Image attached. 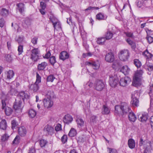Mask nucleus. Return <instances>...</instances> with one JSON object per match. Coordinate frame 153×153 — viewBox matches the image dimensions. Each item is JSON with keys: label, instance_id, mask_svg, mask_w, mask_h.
I'll list each match as a JSON object with an SVG mask.
<instances>
[{"label": "nucleus", "instance_id": "1", "mask_svg": "<svg viewBox=\"0 0 153 153\" xmlns=\"http://www.w3.org/2000/svg\"><path fill=\"white\" fill-rule=\"evenodd\" d=\"M114 109L115 114L119 116H123L131 111L128 104L126 102L116 105Z\"/></svg>", "mask_w": 153, "mask_h": 153}, {"label": "nucleus", "instance_id": "2", "mask_svg": "<svg viewBox=\"0 0 153 153\" xmlns=\"http://www.w3.org/2000/svg\"><path fill=\"white\" fill-rule=\"evenodd\" d=\"M139 146L140 147L143 146V148L145 149L144 153H147L151 149V142L143 140L142 138L140 139Z\"/></svg>", "mask_w": 153, "mask_h": 153}, {"label": "nucleus", "instance_id": "3", "mask_svg": "<svg viewBox=\"0 0 153 153\" xmlns=\"http://www.w3.org/2000/svg\"><path fill=\"white\" fill-rule=\"evenodd\" d=\"M129 56V51L127 49L121 50L119 54L120 59L123 61L127 60L128 59Z\"/></svg>", "mask_w": 153, "mask_h": 153}, {"label": "nucleus", "instance_id": "4", "mask_svg": "<svg viewBox=\"0 0 153 153\" xmlns=\"http://www.w3.org/2000/svg\"><path fill=\"white\" fill-rule=\"evenodd\" d=\"M105 84L102 80H97L95 81L94 84V88L97 91H101L105 87Z\"/></svg>", "mask_w": 153, "mask_h": 153}, {"label": "nucleus", "instance_id": "5", "mask_svg": "<svg viewBox=\"0 0 153 153\" xmlns=\"http://www.w3.org/2000/svg\"><path fill=\"white\" fill-rule=\"evenodd\" d=\"M119 83V79L117 77L114 75L109 76V85L112 87H115Z\"/></svg>", "mask_w": 153, "mask_h": 153}, {"label": "nucleus", "instance_id": "6", "mask_svg": "<svg viewBox=\"0 0 153 153\" xmlns=\"http://www.w3.org/2000/svg\"><path fill=\"white\" fill-rule=\"evenodd\" d=\"M43 131L47 134L51 135H52L54 133L55 131L54 128L48 124L45 126Z\"/></svg>", "mask_w": 153, "mask_h": 153}, {"label": "nucleus", "instance_id": "7", "mask_svg": "<svg viewBox=\"0 0 153 153\" xmlns=\"http://www.w3.org/2000/svg\"><path fill=\"white\" fill-rule=\"evenodd\" d=\"M18 132L20 136L22 137H25L27 133V131L26 128L24 126H21L18 128Z\"/></svg>", "mask_w": 153, "mask_h": 153}, {"label": "nucleus", "instance_id": "8", "mask_svg": "<svg viewBox=\"0 0 153 153\" xmlns=\"http://www.w3.org/2000/svg\"><path fill=\"white\" fill-rule=\"evenodd\" d=\"M105 60L108 62H113L114 60V54L111 52L107 53L105 55Z\"/></svg>", "mask_w": 153, "mask_h": 153}, {"label": "nucleus", "instance_id": "9", "mask_svg": "<svg viewBox=\"0 0 153 153\" xmlns=\"http://www.w3.org/2000/svg\"><path fill=\"white\" fill-rule=\"evenodd\" d=\"M22 107V101L19 100V98H17L15 100L13 105V108L16 110H21Z\"/></svg>", "mask_w": 153, "mask_h": 153}, {"label": "nucleus", "instance_id": "10", "mask_svg": "<svg viewBox=\"0 0 153 153\" xmlns=\"http://www.w3.org/2000/svg\"><path fill=\"white\" fill-rule=\"evenodd\" d=\"M130 81V79L128 76H126L120 79L119 83L121 86L124 87L126 86Z\"/></svg>", "mask_w": 153, "mask_h": 153}, {"label": "nucleus", "instance_id": "11", "mask_svg": "<svg viewBox=\"0 0 153 153\" xmlns=\"http://www.w3.org/2000/svg\"><path fill=\"white\" fill-rule=\"evenodd\" d=\"M137 94V93L132 94V100L131 102V104L134 107H137L138 105L139 101L135 96Z\"/></svg>", "mask_w": 153, "mask_h": 153}, {"label": "nucleus", "instance_id": "12", "mask_svg": "<svg viewBox=\"0 0 153 153\" xmlns=\"http://www.w3.org/2000/svg\"><path fill=\"white\" fill-rule=\"evenodd\" d=\"M43 101L44 106L47 108L51 107L53 105L52 99L46 98L44 99Z\"/></svg>", "mask_w": 153, "mask_h": 153}, {"label": "nucleus", "instance_id": "13", "mask_svg": "<svg viewBox=\"0 0 153 153\" xmlns=\"http://www.w3.org/2000/svg\"><path fill=\"white\" fill-rule=\"evenodd\" d=\"M38 50L37 48H35L32 51L31 58L34 61H37L38 59Z\"/></svg>", "mask_w": 153, "mask_h": 153}, {"label": "nucleus", "instance_id": "14", "mask_svg": "<svg viewBox=\"0 0 153 153\" xmlns=\"http://www.w3.org/2000/svg\"><path fill=\"white\" fill-rule=\"evenodd\" d=\"M36 73V80L34 84L31 85L30 88L34 91H36L38 89V74Z\"/></svg>", "mask_w": 153, "mask_h": 153}, {"label": "nucleus", "instance_id": "15", "mask_svg": "<svg viewBox=\"0 0 153 153\" xmlns=\"http://www.w3.org/2000/svg\"><path fill=\"white\" fill-rule=\"evenodd\" d=\"M149 116L147 113L143 112L141 114H139L138 116V120L142 122H146L148 119Z\"/></svg>", "mask_w": 153, "mask_h": 153}, {"label": "nucleus", "instance_id": "16", "mask_svg": "<svg viewBox=\"0 0 153 153\" xmlns=\"http://www.w3.org/2000/svg\"><path fill=\"white\" fill-rule=\"evenodd\" d=\"M73 120V118L69 114L65 115L63 118V122L65 124H69L72 122Z\"/></svg>", "mask_w": 153, "mask_h": 153}, {"label": "nucleus", "instance_id": "17", "mask_svg": "<svg viewBox=\"0 0 153 153\" xmlns=\"http://www.w3.org/2000/svg\"><path fill=\"white\" fill-rule=\"evenodd\" d=\"M85 64L89 66L92 67L94 69H98L100 66V64L98 62H87Z\"/></svg>", "mask_w": 153, "mask_h": 153}, {"label": "nucleus", "instance_id": "18", "mask_svg": "<svg viewBox=\"0 0 153 153\" xmlns=\"http://www.w3.org/2000/svg\"><path fill=\"white\" fill-rule=\"evenodd\" d=\"M59 57L60 59L64 61L69 58V55L67 52L63 51L60 53Z\"/></svg>", "mask_w": 153, "mask_h": 153}, {"label": "nucleus", "instance_id": "19", "mask_svg": "<svg viewBox=\"0 0 153 153\" xmlns=\"http://www.w3.org/2000/svg\"><path fill=\"white\" fill-rule=\"evenodd\" d=\"M46 98L52 99L56 98L53 91L52 90H48L47 91L46 95Z\"/></svg>", "mask_w": 153, "mask_h": 153}, {"label": "nucleus", "instance_id": "20", "mask_svg": "<svg viewBox=\"0 0 153 153\" xmlns=\"http://www.w3.org/2000/svg\"><path fill=\"white\" fill-rule=\"evenodd\" d=\"M45 2L43 1H41L40 2V7L41 9L39 10V11L42 15L45 14V9L46 6Z\"/></svg>", "mask_w": 153, "mask_h": 153}, {"label": "nucleus", "instance_id": "21", "mask_svg": "<svg viewBox=\"0 0 153 153\" xmlns=\"http://www.w3.org/2000/svg\"><path fill=\"white\" fill-rule=\"evenodd\" d=\"M7 77V79H11L14 75V73L13 70H9L5 73Z\"/></svg>", "mask_w": 153, "mask_h": 153}, {"label": "nucleus", "instance_id": "22", "mask_svg": "<svg viewBox=\"0 0 153 153\" xmlns=\"http://www.w3.org/2000/svg\"><path fill=\"white\" fill-rule=\"evenodd\" d=\"M140 78L134 76L133 79L132 85L135 87H137L140 85Z\"/></svg>", "mask_w": 153, "mask_h": 153}, {"label": "nucleus", "instance_id": "23", "mask_svg": "<svg viewBox=\"0 0 153 153\" xmlns=\"http://www.w3.org/2000/svg\"><path fill=\"white\" fill-rule=\"evenodd\" d=\"M16 6L17 7V9L19 12L21 14H22L24 11L25 4L23 3H20L17 4H16Z\"/></svg>", "mask_w": 153, "mask_h": 153}, {"label": "nucleus", "instance_id": "24", "mask_svg": "<svg viewBox=\"0 0 153 153\" xmlns=\"http://www.w3.org/2000/svg\"><path fill=\"white\" fill-rule=\"evenodd\" d=\"M7 127V123L6 120L2 119L0 122V129L5 131Z\"/></svg>", "mask_w": 153, "mask_h": 153}, {"label": "nucleus", "instance_id": "25", "mask_svg": "<svg viewBox=\"0 0 153 153\" xmlns=\"http://www.w3.org/2000/svg\"><path fill=\"white\" fill-rule=\"evenodd\" d=\"M110 109L106 105H103L102 106V113L103 114H108L110 112Z\"/></svg>", "mask_w": 153, "mask_h": 153}, {"label": "nucleus", "instance_id": "26", "mask_svg": "<svg viewBox=\"0 0 153 153\" xmlns=\"http://www.w3.org/2000/svg\"><path fill=\"white\" fill-rule=\"evenodd\" d=\"M129 113V114L128 117L129 120L131 122H134L137 119L136 117L133 112H131V111Z\"/></svg>", "mask_w": 153, "mask_h": 153}, {"label": "nucleus", "instance_id": "27", "mask_svg": "<svg viewBox=\"0 0 153 153\" xmlns=\"http://www.w3.org/2000/svg\"><path fill=\"white\" fill-rule=\"evenodd\" d=\"M20 136L19 135H16L12 142V144L13 146L18 145L20 142Z\"/></svg>", "mask_w": 153, "mask_h": 153}, {"label": "nucleus", "instance_id": "28", "mask_svg": "<svg viewBox=\"0 0 153 153\" xmlns=\"http://www.w3.org/2000/svg\"><path fill=\"white\" fill-rule=\"evenodd\" d=\"M128 145L129 147L131 149L134 148L135 143L134 140L132 139H130L128 141Z\"/></svg>", "mask_w": 153, "mask_h": 153}, {"label": "nucleus", "instance_id": "29", "mask_svg": "<svg viewBox=\"0 0 153 153\" xmlns=\"http://www.w3.org/2000/svg\"><path fill=\"white\" fill-rule=\"evenodd\" d=\"M130 71V69L127 65L123 66L120 69V71L123 73L125 75L128 74Z\"/></svg>", "mask_w": 153, "mask_h": 153}, {"label": "nucleus", "instance_id": "30", "mask_svg": "<svg viewBox=\"0 0 153 153\" xmlns=\"http://www.w3.org/2000/svg\"><path fill=\"white\" fill-rule=\"evenodd\" d=\"M96 19L98 20H104L106 19V17L101 13L97 14L96 16Z\"/></svg>", "mask_w": 153, "mask_h": 153}, {"label": "nucleus", "instance_id": "31", "mask_svg": "<svg viewBox=\"0 0 153 153\" xmlns=\"http://www.w3.org/2000/svg\"><path fill=\"white\" fill-rule=\"evenodd\" d=\"M19 95L20 97V99H22V100H24L25 99L28 98L29 97L28 95L27 94L25 93L24 91L20 92L19 94Z\"/></svg>", "mask_w": 153, "mask_h": 153}, {"label": "nucleus", "instance_id": "32", "mask_svg": "<svg viewBox=\"0 0 153 153\" xmlns=\"http://www.w3.org/2000/svg\"><path fill=\"white\" fill-rule=\"evenodd\" d=\"M0 14L3 17H6L9 14V11L5 8H2L1 9Z\"/></svg>", "mask_w": 153, "mask_h": 153}, {"label": "nucleus", "instance_id": "33", "mask_svg": "<svg viewBox=\"0 0 153 153\" xmlns=\"http://www.w3.org/2000/svg\"><path fill=\"white\" fill-rule=\"evenodd\" d=\"M29 117L31 118L35 117L36 114V112L35 110L33 109L29 110L28 112Z\"/></svg>", "mask_w": 153, "mask_h": 153}, {"label": "nucleus", "instance_id": "34", "mask_svg": "<svg viewBox=\"0 0 153 153\" xmlns=\"http://www.w3.org/2000/svg\"><path fill=\"white\" fill-rule=\"evenodd\" d=\"M9 137V136L6 133L5 131V133L4 134L2 135L1 136V141L2 142H4L7 141Z\"/></svg>", "mask_w": 153, "mask_h": 153}, {"label": "nucleus", "instance_id": "35", "mask_svg": "<svg viewBox=\"0 0 153 153\" xmlns=\"http://www.w3.org/2000/svg\"><path fill=\"white\" fill-rule=\"evenodd\" d=\"M76 134V131L74 128H71L70 130L68 135L69 136L72 137H74Z\"/></svg>", "mask_w": 153, "mask_h": 153}, {"label": "nucleus", "instance_id": "36", "mask_svg": "<svg viewBox=\"0 0 153 153\" xmlns=\"http://www.w3.org/2000/svg\"><path fill=\"white\" fill-rule=\"evenodd\" d=\"M106 40L105 38L104 37L98 38L97 41V44L100 45H103L104 44Z\"/></svg>", "mask_w": 153, "mask_h": 153}, {"label": "nucleus", "instance_id": "37", "mask_svg": "<svg viewBox=\"0 0 153 153\" xmlns=\"http://www.w3.org/2000/svg\"><path fill=\"white\" fill-rule=\"evenodd\" d=\"M143 55L145 56L147 59H151L153 56L152 54L149 53L147 50H146L143 53Z\"/></svg>", "mask_w": 153, "mask_h": 153}, {"label": "nucleus", "instance_id": "38", "mask_svg": "<svg viewBox=\"0 0 153 153\" xmlns=\"http://www.w3.org/2000/svg\"><path fill=\"white\" fill-rule=\"evenodd\" d=\"M6 114L7 116H10L13 113V109L9 107H6L5 109Z\"/></svg>", "mask_w": 153, "mask_h": 153}, {"label": "nucleus", "instance_id": "39", "mask_svg": "<svg viewBox=\"0 0 153 153\" xmlns=\"http://www.w3.org/2000/svg\"><path fill=\"white\" fill-rule=\"evenodd\" d=\"M134 64L138 68L140 67L142 65L141 62L138 59H134Z\"/></svg>", "mask_w": 153, "mask_h": 153}, {"label": "nucleus", "instance_id": "40", "mask_svg": "<svg viewBox=\"0 0 153 153\" xmlns=\"http://www.w3.org/2000/svg\"><path fill=\"white\" fill-rule=\"evenodd\" d=\"M76 121L77 122L78 127H81L84 126V122L83 120L81 118L77 119Z\"/></svg>", "mask_w": 153, "mask_h": 153}, {"label": "nucleus", "instance_id": "41", "mask_svg": "<svg viewBox=\"0 0 153 153\" xmlns=\"http://www.w3.org/2000/svg\"><path fill=\"white\" fill-rule=\"evenodd\" d=\"M126 42L129 45H131L132 48L134 49L135 48L136 45L135 43L133 41L131 40L129 38L126 39Z\"/></svg>", "mask_w": 153, "mask_h": 153}, {"label": "nucleus", "instance_id": "42", "mask_svg": "<svg viewBox=\"0 0 153 153\" xmlns=\"http://www.w3.org/2000/svg\"><path fill=\"white\" fill-rule=\"evenodd\" d=\"M49 19L53 23V27H55V24L59 21L54 16H51Z\"/></svg>", "mask_w": 153, "mask_h": 153}, {"label": "nucleus", "instance_id": "43", "mask_svg": "<svg viewBox=\"0 0 153 153\" xmlns=\"http://www.w3.org/2000/svg\"><path fill=\"white\" fill-rule=\"evenodd\" d=\"M113 34L112 33L108 31L105 35V39L106 40H109L111 39L113 37Z\"/></svg>", "mask_w": 153, "mask_h": 153}, {"label": "nucleus", "instance_id": "44", "mask_svg": "<svg viewBox=\"0 0 153 153\" xmlns=\"http://www.w3.org/2000/svg\"><path fill=\"white\" fill-rule=\"evenodd\" d=\"M47 64L45 62H42L41 64H39V70H43L47 66Z\"/></svg>", "mask_w": 153, "mask_h": 153}, {"label": "nucleus", "instance_id": "45", "mask_svg": "<svg viewBox=\"0 0 153 153\" xmlns=\"http://www.w3.org/2000/svg\"><path fill=\"white\" fill-rule=\"evenodd\" d=\"M55 78L53 75L51 74L47 77V81L52 82Z\"/></svg>", "mask_w": 153, "mask_h": 153}, {"label": "nucleus", "instance_id": "46", "mask_svg": "<svg viewBox=\"0 0 153 153\" xmlns=\"http://www.w3.org/2000/svg\"><path fill=\"white\" fill-rule=\"evenodd\" d=\"M47 143V141L44 139H42L40 140V145L41 147H44Z\"/></svg>", "mask_w": 153, "mask_h": 153}, {"label": "nucleus", "instance_id": "47", "mask_svg": "<svg viewBox=\"0 0 153 153\" xmlns=\"http://www.w3.org/2000/svg\"><path fill=\"white\" fill-rule=\"evenodd\" d=\"M18 55H20L22 54L23 52V46L22 45H20L19 46L18 48Z\"/></svg>", "mask_w": 153, "mask_h": 153}, {"label": "nucleus", "instance_id": "48", "mask_svg": "<svg viewBox=\"0 0 153 153\" xmlns=\"http://www.w3.org/2000/svg\"><path fill=\"white\" fill-rule=\"evenodd\" d=\"M5 58L7 61L9 62H11L12 60V57L10 54L6 55L5 56Z\"/></svg>", "mask_w": 153, "mask_h": 153}, {"label": "nucleus", "instance_id": "49", "mask_svg": "<svg viewBox=\"0 0 153 153\" xmlns=\"http://www.w3.org/2000/svg\"><path fill=\"white\" fill-rule=\"evenodd\" d=\"M49 62L51 65H53L56 62L55 57L54 56H52L50 57L49 59Z\"/></svg>", "mask_w": 153, "mask_h": 153}, {"label": "nucleus", "instance_id": "50", "mask_svg": "<svg viewBox=\"0 0 153 153\" xmlns=\"http://www.w3.org/2000/svg\"><path fill=\"white\" fill-rule=\"evenodd\" d=\"M143 73V72L142 70L137 71V72L135 73L134 76L140 78Z\"/></svg>", "mask_w": 153, "mask_h": 153}, {"label": "nucleus", "instance_id": "51", "mask_svg": "<svg viewBox=\"0 0 153 153\" xmlns=\"http://www.w3.org/2000/svg\"><path fill=\"white\" fill-rule=\"evenodd\" d=\"M68 139L67 136L66 134H64L61 138V140L63 144L65 143L67 141Z\"/></svg>", "mask_w": 153, "mask_h": 153}, {"label": "nucleus", "instance_id": "52", "mask_svg": "<svg viewBox=\"0 0 153 153\" xmlns=\"http://www.w3.org/2000/svg\"><path fill=\"white\" fill-rule=\"evenodd\" d=\"M53 27L55 29H56V28H57L58 29H61V24L60 22L59 21L56 22L55 24V26Z\"/></svg>", "mask_w": 153, "mask_h": 153}, {"label": "nucleus", "instance_id": "53", "mask_svg": "<svg viewBox=\"0 0 153 153\" xmlns=\"http://www.w3.org/2000/svg\"><path fill=\"white\" fill-rule=\"evenodd\" d=\"M146 39L149 44H151L153 42V37L149 36L148 34H147Z\"/></svg>", "mask_w": 153, "mask_h": 153}, {"label": "nucleus", "instance_id": "54", "mask_svg": "<svg viewBox=\"0 0 153 153\" xmlns=\"http://www.w3.org/2000/svg\"><path fill=\"white\" fill-rule=\"evenodd\" d=\"M62 129V126L60 124H58L55 127V130L56 131H59Z\"/></svg>", "mask_w": 153, "mask_h": 153}, {"label": "nucleus", "instance_id": "55", "mask_svg": "<svg viewBox=\"0 0 153 153\" xmlns=\"http://www.w3.org/2000/svg\"><path fill=\"white\" fill-rule=\"evenodd\" d=\"M5 24V21L3 18H1L0 19V27L1 28L3 27L4 26Z\"/></svg>", "mask_w": 153, "mask_h": 153}, {"label": "nucleus", "instance_id": "56", "mask_svg": "<svg viewBox=\"0 0 153 153\" xmlns=\"http://www.w3.org/2000/svg\"><path fill=\"white\" fill-rule=\"evenodd\" d=\"M51 56V53L50 52V51H48V52H47V53L44 56L43 55V56L44 58L48 59L49 58V57H50Z\"/></svg>", "mask_w": 153, "mask_h": 153}, {"label": "nucleus", "instance_id": "57", "mask_svg": "<svg viewBox=\"0 0 153 153\" xmlns=\"http://www.w3.org/2000/svg\"><path fill=\"white\" fill-rule=\"evenodd\" d=\"M23 37L21 36H19L18 38L16 39V41L18 42L19 44L21 43L23 41Z\"/></svg>", "mask_w": 153, "mask_h": 153}, {"label": "nucleus", "instance_id": "58", "mask_svg": "<svg viewBox=\"0 0 153 153\" xmlns=\"http://www.w3.org/2000/svg\"><path fill=\"white\" fill-rule=\"evenodd\" d=\"M38 38L36 37H34L32 39L31 42L34 45L37 43Z\"/></svg>", "mask_w": 153, "mask_h": 153}, {"label": "nucleus", "instance_id": "59", "mask_svg": "<svg viewBox=\"0 0 153 153\" xmlns=\"http://www.w3.org/2000/svg\"><path fill=\"white\" fill-rule=\"evenodd\" d=\"M109 153H117V151L114 149L109 148Z\"/></svg>", "mask_w": 153, "mask_h": 153}, {"label": "nucleus", "instance_id": "60", "mask_svg": "<svg viewBox=\"0 0 153 153\" xmlns=\"http://www.w3.org/2000/svg\"><path fill=\"white\" fill-rule=\"evenodd\" d=\"M99 8L98 7H89L86 10H97L99 9Z\"/></svg>", "mask_w": 153, "mask_h": 153}, {"label": "nucleus", "instance_id": "61", "mask_svg": "<svg viewBox=\"0 0 153 153\" xmlns=\"http://www.w3.org/2000/svg\"><path fill=\"white\" fill-rule=\"evenodd\" d=\"M1 102L2 104V109H4L6 107V103L5 101L4 100H2Z\"/></svg>", "mask_w": 153, "mask_h": 153}, {"label": "nucleus", "instance_id": "62", "mask_svg": "<svg viewBox=\"0 0 153 153\" xmlns=\"http://www.w3.org/2000/svg\"><path fill=\"white\" fill-rule=\"evenodd\" d=\"M11 125L12 126V128L15 127L16 126V122L15 120H13L11 121Z\"/></svg>", "mask_w": 153, "mask_h": 153}, {"label": "nucleus", "instance_id": "63", "mask_svg": "<svg viewBox=\"0 0 153 153\" xmlns=\"http://www.w3.org/2000/svg\"><path fill=\"white\" fill-rule=\"evenodd\" d=\"M96 119V117L95 116H93L90 118V120L94 122L95 121Z\"/></svg>", "mask_w": 153, "mask_h": 153}, {"label": "nucleus", "instance_id": "64", "mask_svg": "<svg viewBox=\"0 0 153 153\" xmlns=\"http://www.w3.org/2000/svg\"><path fill=\"white\" fill-rule=\"evenodd\" d=\"M69 153H78L77 151L75 149L71 150Z\"/></svg>", "mask_w": 153, "mask_h": 153}]
</instances>
